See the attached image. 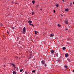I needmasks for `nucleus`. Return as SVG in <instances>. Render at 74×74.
Wrapping results in <instances>:
<instances>
[{"mask_svg":"<svg viewBox=\"0 0 74 74\" xmlns=\"http://www.w3.org/2000/svg\"><path fill=\"white\" fill-rule=\"evenodd\" d=\"M68 30L67 29H65V30Z\"/></svg>","mask_w":74,"mask_h":74,"instance_id":"7c9ffc66","label":"nucleus"},{"mask_svg":"<svg viewBox=\"0 0 74 74\" xmlns=\"http://www.w3.org/2000/svg\"><path fill=\"white\" fill-rule=\"evenodd\" d=\"M70 6H71V5H72V3H70Z\"/></svg>","mask_w":74,"mask_h":74,"instance_id":"5701e85b","label":"nucleus"},{"mask_svg":"<svg viewBox=\"0 0 74 74\" xmlns=\"http://www.w3.org/2000/svg\"><path fill=\"white\" fill-rule=\"evenodd\" d=\"M38 33V32H37V31H35V34H37Z\"/></svg>","mask_w":74,"mask_h":74,"instance_id":"1a4fd4ad","label":"nucleus"},{"mask_svg":"<svg viewBox=\"0 0 74 74\" xmlns=\"http://www.w3.org/2000/svg\"><path fill=\"white\" fill-rule=\"evenodd\" d=\"M58 26H59V27H60V26H61V25H59V24H58Z\"/></svg>","mask_w":74,"mask_h":74,"instance_id":"4be33fe9","label":"nucleus"},{"mask_svg":"<svg viewBox=\"0 0 74 74\" xmlns=\"http://www.w3.org/2000/svg\"><path fill=\"white\" fill-rule=\"evenodd\" d=\"M12 4H14V1H12Z\"/></svg>","mask_w":74,"mask_h":74,"instance_id":"a878e982","label":"nucleus"},{"mask_svg":"<svg viewBox=\"0 0 74 74\" xmlns=\"http://www.w3.org/2000/svg\"><path fill=\"white\" fill-rule=\"evenodd\" d=\"M56 12L55 11V10H53V12H54V13H55V12Z\"/></svg>","mask_w":74,"mask_h":74,"instance_id":"393cba45","label":"nucleus"},{"mask_svg":"<svg viewBox=\"0 0 74 74\" xmlns=\"http://www.w3.org/2000/svg\"><path fill=\"white\" fill-rule=\"evenodd\" d=\"M68 23V22L67 21H66L65 22V23H66V24H67Z\"/></svg>","mask_w":74,"mask_h":74,"instance_id":"9d476101","label":"nucleus"},{"mask_svg":"<svg viewBox=\"0 0 74 74\" xmlns=\"http://www.w3.org/2000/svg\"><path fill=\"white\" fill-rule=\"evenodd\" d=\"M68 56V54L66 53L65 54V57L66 58H67Z\"/></svg>","mask_w":74,"mask_h":74,"instance_id":"39448f33","label":"nucleus"},{"mask_svg":"<svg viewBox=\"0 0 74 74\" xmlns=\"http://www.w3.org/2000/svg\"><path fill=\"white\" fill-rule=\"evenodd\" d=\"M62 49L63 50H64V49H66V48H65V47H63Z\"/></svg>","mask_w":74,"mask_h":74,"instance_id":"dca6fc26","label":"nucleus"},{"mask_svg":"<svg viewBox=\"0 0 74 74\" xmlns=\"http://www.w3.org/2000/svg\"><path fill=\"white\" fill-rule=\"evenodd\" d=\"M51 52L52 53H54V51H53V50H52V51H51Z\"/></svg>","mask_w":74,"mask_h":74,"instance_id":"f3484780","label":"nucleus"},{"mask_svg":"<svg viewBox=\"0 0 74 74\" xmlns=\"http://www.w3.org/2000/svg\"><path fill=\"white\" fill-rule=\"evenodd\" d=\"M22 71H23V70L21 69V70H20V72H22Z\"/></svg>","mask_w":74,"mask_h":74,"instance_id":"aec40b11","label":"nucleus"},{"mask_svg":"<svg viewBox=\"0 0 74 74\" xmlns=\"http://www.w3.org/2000/svg\"><path fill=\"white\" fill-rule=\"evenodd\" d=\"M31 58H32V54H31L30 55V57H29V59Z\"/></svg>","mask_w":74,"mask_h":74,"instance_id":"423d86ee","label":"nucleus"},{"mask_svg":"<svg viewBox=\"0 0 74 74\" xmlns=\"http://www.w3.org/2000/svg\"><path fill=\"white\" fill-rule=\"evenodd\" d=\"M1 27H2V26H3V24H2V23H1Z\"/></svg>","mask_w":74,"mask_h":74,"instance_id":"412c9836","label":"nucleus"},{"mask_svg":"<svg viewBox=\"0 0 74 74\" xmlns=\"http://www.w3.org/2000/svg\"><path fill=\"white\" fill-rule=\"evenodd\" d=\"M73 4H74V1L73 2Z\"/></svg>","mask_w":74,"mask_h":74,"instance_id":"c9c22d12","label":"nucleus"},{"mask_svg":"<svg viewBox=\"0 0 74 74\" xmlns=\"http://www.w3.org/2000/svg\"><path fill=\"white\" fill-rule=\"evenodd\" d=\"M45 66H47V65L45 64Z\"/></svg>","mask_w":74,"mask_h":74,"instance_id":"e433bc0d","label":"nucleus"},{"mask_svg":"<svg viewBox=\"0 0 74 74\" xmlns=\"http://www.w3.org/2000/svg\"><path fill=\"white\" fill-rule=\"evenodd\" d=\"M32 15H34V12H32Z\"/></svg>","mask_w":74,"mask_h":74,"instance_id":"f8f14e48","label":"nucleus"},{"mask_svg":"<svg viewBox=\"0 0 74 74\" xmlns=\"http://www.w3.org/2000/svg\"><path fill=\"white\" fill-rule=\"evenodd\" d=\"M15 4H18V3H15Z\"/></svg>","mask_w":74,"mask_h":74,"instance_id":"c756f323","label":"nucleus"},{"mask_svg":"<svg viewBox=\"0 0 74 74\" xmlns=\"http://www.w3.org/2000/svg\"><path fill=\"white\" fill-rule=\"evenodd\" d=\"M32 26H34V25H33Z\"/></svg>","mask_w":74,"mask_h":74,"instance_id":"4c0bfd02","label":"nucleus"},{"mask_svg":"<svg viewBox=\"0 0 74 74\" xmlns=\"http://www.w3.org/2000/svg\"><path fill=\"white\" fill-rule=\"evenodd\" d=\"M65 0H62V1H65Z\"/></svg>","mask_w":74,"mask_h":74,"instance_id":"c85d7f7f","label":"nucleus"},{"mask_svg":"<svg viewBox=\"0 0 74 74\" xmlns=\"http://www.w3.org/2000/svg\"><path fill=\"white\" fill-rule=\"evenodd\" d=\"M5 65H4V67H5Z\"/></svg>","mask_w":74,"mask_h":74,"instance_id":"72a5a7b5","label":"nucleus"},{"mask_svg":"<svg viewBox=\"0 0 74 74\" xmlns=\"http://www.w3.org/2000/svg\"><path fill=\"white\" fill-rule=\"evenodd\" d=\"M29 25H31V26H33V24H32L31 23L29 24Z\"/></svg>","mask_w":74,"mask_h":74,"instance_id":"b1692460","label":"nucleus"},{"mask_svg":"<svg viewBox=\"0 0 74 74\" xmlns=\"http://www.w3.org/2000/svg\"><path fill=\"white\" fill-rule=\"evenodd\" d=\"M7 33H8V34L9 33V32H8V31Z\"/></svg>","mask_w":74,"mask_h":74,"instance_id":"2f4dec72","label":"nucleus"},{"mask_svg":"<svg viewBox=\"0 0 74 74\" xmlns=\"http://www.w3.org/2000/svg\"><path fill=\"white\" fill-rule=\"evenodd\" d=\"M34 2H35V1H32V3L33 4H34Z\"/></svg>","mask_w":74,"mask_h":74,"instance_id":"9b49d317","label":"nucleus"},{"mask_svg":"<svg viewBox=\"0 0 74 74\" xmlns=\"http://www.w3.org/2000/svg\"><path fill=\"white\" fill-rule=\"evenodd\" d=\"M32 22V21L30 20L29 21H28V23H30V24Z\"/></svg>","mask_w":74,"mask_h":74,"instance_id":"20e7f679","label":"nucleus"},{"mask_svg":"<svg viewBox=\"0 0 74 74\" xmlns=\"http://www.w3.org/2000/svg\"><path fill=\"white\" fill-rule=\"evenodd\" d=\"M16 72H15V71H13V74H16Z\"/></svg>","mask_w":74,"mask_h":74,"instance_id":"0eeeda50","label":"nucleus"},{"mask_svg":"<svg viewBox=\"0 0 74 74\" xmlns=\"http://www.w3.org/2000/svg\"><path fill=\"white\" fill-rule=\"evenodd\" d=\"M14 58H16V59H17L18 58V57L17 56H14Z\"/></svg>","mask_w":74,"mask_h":74,"instance_id":"4468645a","label":"nucleus"},{"mask_svg":"<svg viewBox=\"0 0 74 74\" xmlns=\"http://www.w3.org/2000/svg\"><path fill=\"white\" fill-rule=\"evenodd\" d=\"M50 37H53L54 36V35L53 34H51L50 36Z\"/></svg>","mask_w":74,"mask_h":74,"instance_id":"7ed1b4c3","label":"nucleus"},{"mask_svg":"<svg viewBox=\"0 0 74 74\" xmlns=\"http://www.w3.org/2000/svg\"><path fill=\"white\" fill-rule=\"evenodd\" d=\"M64 67H65V68H67L68 67V66H64Z\"/></svg>","mask_w":74,"mask_h":74,"instance_id":"2eb2a0df","label":"nucleus"},{"mask_svg":"<svg viewBox=\"0 0 74 74\" xmlns=\"http://www.w3.org/2000/svg\"><path fill=\"white\" fill-rule=\"evenodd\" d=\"M12 65L13 66H14V67H15V65L14 64H12V63H11Z\"/></svg>","mask_w":74,"mask_h":74,"instance_id":"6e6552de","label":"nucleus"},{"mask_svg":"<svg viewBox=\"0 0 74 74\" xmlns=\"http://www.w3.org/2000/svg\"><path fill=\"white\" fill-rule=\"evenodd\" d=\"M65 11H68V9H66L65 10Z\"/></svg>","mask_w":74,"mask_h":74,"instance_id":"a211bd4d","label":"nucleus"},{"mask_svg":"<svg viewBox=\"0 0 74 74\" xmlns=\"http://www.w3.org/2000/svg\"><path fill=\"white\" fill-rule=\"evenodd\" d=\"M60 15L61 16H63V15L62 14H60Z\"/></svg>","mask_w":74,"mask_h":74,"instance_id":"cd10ccee","label":"nucleus"},{"mask_svg":"<svg viewBox=\"0 0 74 74\" xmlns=\"http://www.w3.org/2000/svg\"><path fill=\"white\" fill-rule=\"evenodd\" d=\"M41 63L42 64H44L45 63V62L44 61L42 60L41 61Z\"/></svg>","mask_w":74,"mask_h":74,"instance_id":"f257e3e1","label":"nucleus"},{"mask_svg":"<svg viewBox=\"0 0 74 74\" xmlns=\"http://www.w3.org/2000/svg\"><path fill=\"white\" fill-rule=\"evenodd\" d=\"M40 10H41V11H42V9H40Z\"/></svg>","mask_w":74,"mask_h":74,"instance_id":"473e14b6","label":"nucleus"},{"mask_svg":"<svg viewBox=\"0 0 74 74\" xmlns=\"http://www.w3.org/2000/svg\"><path fill=\"white\" fill-rule=\"evenodd\" d=\"M12 29H15V27H12Z\"/></svg>","mask_w":74,"mask_h":74,"instance_id":"bb28decb","label":"nucleus"},{"mask_svg":"<svg viewBox=\"0 0 74 74\" xmlns=\"http://www.w3.org/2000/svg\"><path fill=\"white\" fill-rule=\"evenodd\" d=\"M56 7H59V5H58V4H57Z\"/></svg>","mask_w":74,"mask_h":74,"instance_id":"ddd939ff","label":"nucleus"},{"mask_svg":"<svg viewBox=\"0 0 74 74\" xmlns=\"http://www.w3.org/2000/svg\"><path fill=\"white\" fill-rule=\"evenodd\" d=\"M37 7H38V5H37Z\"/></svg>","mask_w":74,"mask_h":74,"instance_id":"58836bf2","label":"nucleus"},{"mask_svg":"<svg viewBox=\"0 0 74 74\" xmlns=\"http://www.w3.org/2000/svg\"><path fill=\"white\" fill-rule=\"evenodd\" d=\"M23 32H25V31H26V28L25 27H24L23 28Z\"/></svg>","mask_w":74,"mask_h":74,"instance_id":"f03ea898","label":"nucleus"},{"mask_svg":"<svg viewBox=\"0 0 74 74\" xmlns=\"http://www.w3.org/2000/svg\"><path fill=\"white\" fill-rule=\"evenodd\" d=\"M25 73H26V74H27V72H25Z\"/></svg>","mask_w":74,"mask_h":74,"instance_id":"f704fd0d","label":"nucleus"},{"mask_svg":"<svg viewBox=\"0 0 74 74\" xmlns=\"http://www.w3.org/2000/svg\"><path fill=\"white\" fill-rule=\"evenodd\" d=\"M35 70H34V71H32V73H35Z\"/></svg>","mask_w":74,"mask_h":74,"instance_id":"6ab92c4d","label":"nucleus"}]
</instances>
